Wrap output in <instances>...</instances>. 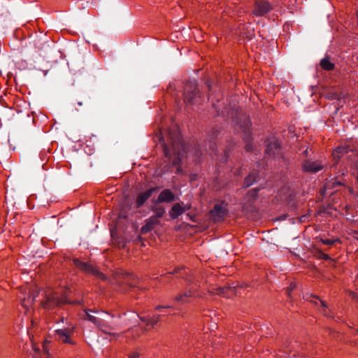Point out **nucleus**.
Segmentation results:
<instances>
[{
    "label": "nucleus",
    "mask_w": 358,
    "mask_h": 358,
    "mask_svg": "<svg viewBox=\"0 0 358 358\" xmlns=\"http://www.w3.org/2000/svg\"><path fill=\"white\" fill-rule=\"evenodd\" d=\"M159 141L165 157L171 162L172 166L177 167V173H181L182 169L179 164L187 153V148L178 128L174 127L166 131L167 142L165 141L164 136H160Z\"/></svg>",
    "instance_id": "obj_1"
},
{
    "label": "nucleus",
    "mask_w": 358,
    "mask_h": 358,
    "mask_svg": "<svg viewBox=\"0 0 358 358\" xmlns=\"http://www.w3.org/2000/svg\"><path fill=\"white\" fill-rule=\"evenodd\" d=\"M213 106L217 113V116H222L229 119H231L235 125L239 126L243 129V140L245 143V150L247 152H254V147L252 144V136L250 131V123L244 114L239 112L235 106H227L224 101H221L219 99L217 102L213 103Z\"/></svg>",
    "instance_id": "obj_2"
},
{
    "label": "nucleus",
    "mask_w": 358,
    "mask_h": 358,
    "mask_svg": "<svg viewBox=\"0 0 358 358\" xmlns=\"http://www.w3.org/2000/svg\"><path fill=\"white\" fill-rule=\"evenodd\" d=\"M22 293L24 296L22 298V306L24 308L25 313H29L32 310V306L35 298L38 296L39 291L35 285H27L22 288Z\"/></svg>",
    "instance_id": "obj_3"
},
{
    "label": "nucleus",
    "mask_w": 358,
    "mask_h": 358,
    "mask_svg": "<svg viewBox=\"0 0 358 358\" xmlns=\"http://www.w3.org/2000/svg\"><path fill=\"white\" fill-rule=\"evenodd\" d=\"M199 93L198 83L195 80H189L185 83L183 92L185 103L191 104L196 103Z\"/></svg>",
    "instance_id": "obj_4"
},
{
    "label": "nucleus",
    "mask_w": 358,
    "mask_h": 358,
    "mask_svg": "<svg viewBox=\"0 0 358 358\" xmlns=\"http://www.w3.org/2000/svg\"><path fill=\"white\" fill-rule=\"evenodd\" d=\"M45 301L41 302V306L45 309H51L65 302V300L60 299L58 294L52 290L43 292Z\"/></svg>",
    "instance_id": "obj_5"
},
{
    "label": "nucleus",
    "mask_w": 358,
    "mask_h": 358,
    "mask_svg": "<svg viewBox=\"0 0 358 358\" xmlns=\"http://www.w3.org/2000/svg\"><path fill=\"white\" fill-rule=\"evenodd\" d=\"M266 149L265 153L267 156H273L275 157H281L284 159V157L280 153V146L279 143L274 138L268 139L265 142Z\"/></svg>",
    "instance_id": "obj_6"
},
{
    "label": "nucleus",
    "mask_w": 358,
    "mask_h": 358,
    "mask_svg": "<svg viewBox=\"0 0 358 358\" xmlns=\"http://www.w3.org/2000/svg\"><path fill=\"white\" fill-rule=\"evenodd\" d=\"M159 189V187H152L148 189L139 193L136 199L135 206L136 208H140L145 205L152 195Z\"/></svg>",
    "instance_id": "obj_7"
},
{
    "label": "nucleus",
    "mask_w": 358,
    "mask_h": 358,
    "mask_svg": "<svg viewBox=\"0 0 358 358\" xmlns=\"http://www.w3.org/2000/svg\"><path fill=\"white\" fill-rule=\"evenodd\" d=\"M118 283L126 284L131 287H136L139 282V279L129 273H118L116 277Z\"/></svg>",
    "instance_id": "obj_8"
},
{
    "label": "nucleus",
    "mask_w": 358,
    "mask_h": 358,
    "mask_svg": "<svg viewBox=\"0 0 358 358\" xmlns=\"http://www.w3.org/2000/svg\"><path fill=\"white\" fill-rule=\"evenodd\" d=\"M176 195L169 189L162 190L157 199H152V204H159L161 203H170L177 200Z\"/></svg>",
    "instance_id": "obj_9"
},
{
    "label": "nucleus",
    "mask_w": 358,
    "mask_h": 358,
    "mask_svg": "<svg viewBox=\"0 0 358 358\" xmlns=\"http://www.w3.org/2000/svg\"><path fill=\"white\" fill-rule=\"evenodd\" d=\"M273 7L269 2L262 0H256L253 14L257 16H263L272 10Z\"/></svg>",
    "instance_id": "obj_10"
},
{
    "label": "nucleus",
    "mask_w": 358,
    "mask_h": 358,
    "mask_svg": "<svg viewBox=\"0 0 358 358\" xmlns=\"http://www.w3.org/2000/svg\"><path fill=\"white\" fill-rule=\"evenodd\" d=\"M73 264L75 266L80 268V270L85 271L86 272L90 273L96 276H97L99 278H101L103 280H106V277L102 273L98 271L96 269L93 268L90 264H87V263L83 262L80 261L78 259H73Z\"/></svg>",
    "instance_id": "obj_11"
},
{
    "label": "nucleus",
    "mask_w": 358,
    "mask_h": 358,
    "mask_svg": "<svg viewBox=\"0 0 358 358\" xmlns=\"http://www.w3.org/2000/svg\"><path fill=\"white\" fill-rule=\"evenodd\" d=\"M323 169V165L320 161L312 162L310 160H304L302 163V170L304 172L315 173Z\"/></svg>",
    "instance_id": "obj_12"
},
{
    "label": "nucleus",
    "mask_w": 358,
    "mask_h": 358,
    "mask_svg": "<svg viewBox=\"0 0 358 358\" xmlns=\"http://www.w3.org/2000/svg\"><path fill=\"white\" fill-rule=\"evenodd\" d=\"M210 214L215 221H220L227 215V210L222 203H216L210 210Z\"/></svg>",
    "instance_id": "obj_13"
},
{
    "label": "nucleus",
    "mask_w": 358,
    "mask_h": 358,
    "mask_svg": "<svg viewBox=\"0 0 358 358\" xmlns=\"http://www.w3.org/2000/svg\"><path fill=\"white\" fill-rule=\"evenodd\" d=\"M159 223V220H157L155 217H150L145 220V224L141 229V234H146L150 232L154 227Z\"/></svg>",
    "instance_id": "obj_14"
},
{
    "label": "nucleus",
    "mask_w": 358,
    "mask_h": 358,
    "mask_svg": "<svg viewBox=\"0 0 358 358\" xmlns=\"http://www.w3.org/2000/svg\"><path fill=\"white\" fill-rule=\"evenodd\" d=\"M259 179L258 171L253 170L244 179L243 188H248L256 182Z\"/></svg>",
    "instance_id": "obj_15"
},
{
    "label": "nucleus",
    "mask_w": 358,
    "mask_h": 358,
    "mask_svg": "<svg viewBox=\"0 0 358 358\" xmlns=\"http://www.w3.org/2000/svg\"><path fill=\"white\" fill-rule=\"evenodd\" d=\"M90 312H92V310H89L88 311L85 312V316L87 318V320H89L90 322L94 323L95 325L98 326L103 332H104L106 334H109L108 331H106L105 329H103V327H104V325L103 324V319L101 318V317H95V316L91 315L90 313Z\"/></svg>",
    "instance_id": "obj_16"
},
{
    "label": "nucleus",
    "mask_w": 358,
    "mask_h": 358,
    "mask_svg": "<svg viewBox=\"0 0 358 358\" xmlns=\"http://www.w3.org/2000/svg\"><path fill=\"white\" fill-rule=\"evenodd\" d=\"M217 294L226 297H231L236 294V287L234 286L220 287L217 289Z\"/></svg>",
    "instance_id": "obj_17"
},
{
    "label": "nucleus",
    "mask_w": 358,
    "mask_h": 358,
    "mask_svg": "<svg viewBox=\"0 0 358 358\" xmlns=\"http://www.w3.org/2000/svg\"><path fill=\"white\" fill-rule=\"evenodd\" d=\"M187 209L181 206L180 203H175L171 209L169 210V214L172 220L176 219L178 216L183 214Z\"/></svg>",
    "instance_id": "obj_18"
},
{
    "label": "nucleus",
    "mask_w": 358,
    "mask_h": 358,
    "mask_svg": "<svg viewBox=\"0 0 358 358\" xmlns=\"http://www.w3.org/2000/svg\"><path fill=\"white\" fill-rule=\"evenodd\" d=\"M217 130L213 131L211 134L209 135L210 138L209 141L205 143V150L210 152V154H213L216 151L217 147L215 143L213 141V139L215 138V136H217Z\"/></svg>",
    "instance_id": "obj_19"
},
{
    "label": "nucleus",
    "mask_w": 358,
    "mask_h": 358,
    "mask_svg": "<svg viewBox=\"0 0 358 358\" xmlns=\"http://www.w3.org/2000/svg\"><path fill=\"white\" fill-rule=\"evenodd\" d=\"M259 190V188H253L249 190L245 197V203L252 206L257 198Z\"/></svg>",
    "instance_id": "obj_20"
},
{
    "label": "nucleus",
    "mask_w": 358,
    "mask_h": 358,
    "mask_svg": "<svg viewBox=\"0 0 358 358\" xmlns=\"http://www.w3.org/2000/svg\"><path fill=\"white\" fill-rule=\"evenodd\" d=\"M348 152V148L346 146L341 145L337 147L333 152L332 156L335 162L337 164L341 157Z\"/></svg>",
    "instance_id": "obj_21"
},
{
    "label": "nucleus",
    "mask_w": 358,
    "mask_h": 358,
    "mask_svg": "<svg viewBox=\"0 0 358 358\" xmlns=\"http://www.w3.org/2000/svg\"><path fill=\"white\" fill-rule=\"evenodd\" d=\"M150 209L155 213V215L151 217H155L157 220H159L166 213L165 208L162 206H158V204H153Z\"/></svg>",
    "instance_id": "obj_22"
},
{
    "label": "nucleus",
    "mask_w": 358,
    "mask_h": 358,
    "mask_svg": "<svg viewBox=\"0 0 358 358\" xmlns=\"http://www.w3.org/2000/svg\"><path fill=\"white\" fill-rule=\"evenodd\" d=\"M57 328L55 329V334L58 336V338L62 341L64 343L67 342V331L66 328H62L60 327V322L57 323Z\"/></svg>",
    "instance_id": "obj_23"
},
{
    "label": "nucleus",
    "mask_w": 358,
    "mask_h": 358,
    "mask_svg": "<svg viewBox=\"0 0 358 358\" xmlns=\"http://www.w3.org/2000/svg\"><path fill=\"white\" fill-rule=\"evenodd\" d=\"M310 299H308V300L316 305L317 304V301H320L323 308V310H322V313L326 316H329V314L327 312V304L324 301L321 300L316 296H310Z\"/></svg>",
    "instance_id": "obj_24"
},
{
    "label": "nucleus",
    "mask_w": 358,
    "mask_h": 358,
    "mask_svg": "<svg viewBox=\"0 0 358 358\" xmlns=\"http://www.w3.org/2000/svg\"><path fill=\"white\" fill-rule=\"evenodd\" d=\"M320 66L326 71H332L335 68L334 63L331 62L329 57H325L320 61Z\"/></svg>",
    "instance_id": "obj_25"
},
{
    "label": "nucleus",
    "mask_w": 358,
    "mask_h": 358,
    "mask_svg": "<svg viewBox=\"0 0 358 358\" xmlns=\"http://www.w3.org/2000/svg\"><path fill=\"white\" fill-rule=\"evenodd\" d=\"M342 185H343V184L340 181H329L327 183L326 187L328 189H336L337 187Z\"/></svg>",
    "instance_id": "obj_26"
},
{
    "label": "nucleus",
    "mask_w": 358,
    "mask_h": 358,
    "mask_svg": "<svg viewBox=\"0 0 358 358\" xmlns=\"http://www.w3.org/2000/svg\"><path fill=\"white\" fill-rule=\"evenodd\" d=\"M48 341H44L43 345H42L43 351L44 354L45 355L46 358H51V355L49 352V349L48 348Z\"/></svg>",
    "instance_id": "obj_27"
},
{
    "label": "nucleus",
    "mask_w": 358,
    "mask_h": 358,
    "mask_svg": "<svg viewBox=\"0 0 358 358\" xmlns=\"http://www.w3.org/2000/svg\"><path fill=\"white\" fill-rule=\"evenodd\" d=\"M321 241L322 242V243H324L325 245H332L335 243L338 242L339 240L338 239L322 238Z\"/></svg>",
    "instance_id": "obj_28"
},
{
    "label": "nucleus",
    "mask_w": 358,
    "mask_h": 358,
    "mask_svg": "<svg viewBox=\"0 0 358 358\" xmlns=\"http://www.w3.org/2000/svg\"><path fill=\"white\" fill-rule=\"evenodd\" d=\"M174 300L180 303H185L187 302L186 296H185L184 294L177 295L176 296L174 297Z\"/></svg>",
    "instance_id": "obj_29"
},
{
    "label": "nucleus",
    "mask_w": 358,
    "mask_h": 358,
    "mask_svg": "<svg viewBox=\"0 0 358 358\" xmlns=\"http://www.w3.org/2000/svg\"><path fill=\"white\" fill-rule=\"evenodd\" d=\"M31 348L33 350L32 354H38V355H41V350L38 348V346L36 345L34 341H31Z\"/></svg>",
    "instance_id": "obj_30"
},
{
    "label": "nucleus",
    "mask_w": 358,
    "mask_h": 358,
    "mask_svg": "<svg viewBox=\"0 0 358 358\" xmlns=\"http://www.w3.org/2000/svg\"><path fill=\"white\" fill-rule=\"evenodd\" d=\"M184 294L186 298L192 297L195 296V291L192 288H190L186 292H185Z\"/></svg>",
    "instance_id": "obj_31"
},
{
    "label": "nucleus",
    "mask_w": 358,
    "mask_h": 358,
    "mask_svg": "<svg viewBox=\"0 0 358 358\" xmlns=\"http://www.w3.org/2000/svg\"><path fill=\"white\" fill-rule=\"evenodd\" d=\"M194 155L196 157V159H199L200 157L202 155V150L199 147H197L194 150Z\"/></svg>",
    "instance_id": "obj_32"
},
{
    "label": "nucleus",
    "mask_w": 358,
    "mask_h": 358,
    "mask_svg": "<svg viewBox=\"0 0 358 358\" xmlns=\"http://www.w3.org/2000/svg\"><path fill=\"white\" fill-rule=\"evenodd\" d=\"M129 358H140L141 354L138 351L131 352L128 355Z\"/></svg>",
    "instance_id": "obj_33"
},
{
    "label": "nucleus",
    "mask_w": 358,
    "mask_h": 358,
    "mask_svg": "<svg viewBox=\"0 0 358 358\" xmlns=\"http://www.w3.org/2000/svg\"><path fill=\"white\" fill-rule=\"evenodd\" d=\"M160 317H161L160 315H157L154 317V318L150 319L151 322H152V327H154L155 325H156L157 324L158 321L159 320Z\"/></svg>",
    "instance_id": "obj_34"
},
{
    "label": "nucleus",
    "mask_w": 358,
    "mask_h": 358,
    "mask_svg": "<svg viewBox=\"0 0 358 358\" xmlns=\"http://www.w3.org/2000/svg\"><path fill=\"white\" fill-rule=\"evenodd\" d=\"M295 288V285L294 284H291L289 287H288L286 289V293L287 295L290 296L291 294V292H292V290Z\"/></svg>",
    "instance_id": "obj_35"
},
{
    "label": "nucleus",
    "mask_w": 358,
    "mask_h": 358,
    "mask_svg": "<svg viewBox=\"0 0 358 358\" xmlns=\"http://www.w3.org/2000/svg\"><path fill=\"white\" fill-rule=\"evenodd\" d=\"M172 308V306H157L155 309L157 310H159L161 309H163V308Z\"/></svg>",
    "instance_id": "obj_36"
},
{
    "label": "nucleus",
    "mask_w": 358,
    "mask_h": 358,
    "mask_svg": "<svg viewBox=\"0 0 358 358\" xmlns=\"http://www.w3.org/2000/svg\"><path fill=\"white\" fill-rule=\"evenodd\" d=\"M350 295L353 299L358 301V294L357 293L352 292H350Z\"/></svg>",
    "instance_id": "obj_37"
},
{
    "label": "nucleus",
    "mask_w": 358,
    "mask_h": 358,
    "mask_svg": "<svg viewBox=\"0 0 358 358\" xmlns=\"http://www.w3.org/2000/svg\"><path fill=\"white\" fill-rule=\"evenodd\" d=\"M196 176H197V175H196V174H192V175L190 176V180H194L196 178Z\"/></svg>",
    "instance_id": "obj_38"
},
{
    "label": "nucleus",
    "mask_w": 358,
    "mask_h": 358,
    "mask_svg": "<svg viewBox=\"0 0 358 358\" xmlns=\"http://www.w3.org/2000/svg\"><path fill=\"white\" fill-rule=\"evenodd\" d=\"M32 358H41V355H38V354H31Z\"/></svg>",
    "instance_id": "obj_39"
},
{
    "label": "nucleus",
    "mask_w": 358,
    "mask_h": 358,
    "mask_svg": "<svg viewBox=\"0 0 358 358\" xmlns=\"http://www.w3.org/2000/svg\"><path fill=\"white\" fill-rule=\"evenodd\" d=\"M206 85H207L209 92H210L211 91V85H210V82L207 81Z\"/></svg>",
    "instance_id": "obj_40"
},
{
    "label": "nucleus",
    "mask_w": 358,
    "mask_h": 358,
    "mask_svg": "<svg viewBox=\"0 0 358 358\" xmlns=\"http://www.w3.org/2000/svg\"><path fill=\"white\" fill-rule=\"evenodd\" d=\"M145 324H146L147 325H152L151 320H150V319H147V320H146V322H145Z\"/></svg>",
    "instance_id": "obj_41"
},
{
    "label": "nucleus",
    "mask_w": 358,
    "mask_h": 358,
    "mask_svg": "<svg viewBox=\"0 0 358 358\" xmlns=\"http://www.w3.org/2000/svg\"><path fill=\"white\" fill-rule=\"evenodd\" d=\"M303 155L304 156H306V157H307L308 155V148L303 152Z\"/></svg>",
    "instance_id": "obj_42"
},
{
    "label": "nucleus",
    "mask_w": 358,
    "mask_h": 358,
    "mask_svg": "<svg viewBox=\"0 0 358 358\" xmlns=\"http://www.w3.org/2000/svg\"><path fill=\"white\" fill-rule=\"evenodd\" d=\"M227 152H225V157L222 159V162H227Z\"/></svg>",
    "instance_id": "obj_43"
},
{
    "label": "nucleus",
    "mask_w": 358,
    "mask_h": 358,
    "mask_svg": "<svg viewBox=\"0 0 358 358\" xmlns=\"http://www.w3.org/2000/svg\"><path fill=\"white\" fill-rule=\"evenodd\" d=\"M178 270L176 269V270H174V271L167 273V275H171V274H173L174 273H178Z\"/></svg>",
    "instance_id": "obj_44"
},
{
    "label": "nucleus",
    "mask_w": 358,
    "mask_h": 358,
    "mask_svg": "<svg viewBox=\"0 0 358 358\" xmlns=\"http://www.w3.org/2000/svg\"><path fill=\"white\" fill-rule=\"evenodd\" d=\"M355 166H356L357 171V176H356V179H357V180L358 181V164H356V165H355Z\"/></svg>",
    "instance_id": "obj_45"
},
{
    "label": "nucleus",
    "mask_w": 358,
    "mask_h": 358,
    "mask_svg": "<svg viewBox=\"0 0 358 358\" xmlns=\"http://www.w3.org/2000/svg\"><path fill=\"white\" fill-rule=\"evenodd\" d=\"M68 343L69 344H73L74 343L70 339V337L69 336V341H68Z\"/></svg>",
    "instance_id": "obj_46"
},
{
    "label": "nucleus",
    "mask_w": 358,
    "mask_h": 358,
    "mask_svg": "<svg viewBox=\"0 0 358 358\" xmlns=\"http://www.w3.org/2000/svg\"><path fill=\"white\" fill-rule=\"evenodd\" d=\"M141 320L145 322H146V318L145 317H140Z\"/></svg>",
    "instance_id": "obj_47"
},
{
    "label": "nucleus",
    "mask_w": 358,
    "mask_h": 358,
    "mask_svg": "<svg viewBox=\"0 0 358 358\" xmlns=\"http://www.w3.org/2000/svg\"><path fill=\"white\" fill-rule=\"evenodd\" d=\"M240 174H241L240 171H236L235 172V175H236V176H239Z\"/></svg>",
    "instance_id": "obj_48"
},
{
    "label": "nucleus",
    "mask_w": 358,
    "mask_h": 358,
    "mask_svg": "<svg viewBox=\"0 0 358 358\" xmlns=\"http://www.w3.org/2000/svg\"><path fill=\"white\" fill-rule=\"evenodd\" d=\"M136 240H138V241H142V240H143V238H141V236H138L137 237Z\"/></svg>",
    "instance_id": "obj_49"
},
{
    "label": "nucleus",
    "mask_w": 358,
    "mask_h": 358,
    "mask_svg": "<svg viewBox=\"0 0 358 358\" xmlns=\"http://www.w3.org/2000/svg\"><path fill=\"white\" fill-rule=\"evenodd\" d=\"M212 99V94H210V95H209V99Z\"/></svg>",
    "instance_id": "obj_50"
},
{
    "label": "nucleus",
    "mask_w": 358,
    "mask_h": 358,
    "mask_svg": "<svg viewBox=\"0 0 358 358\" xmlns=\"http://www.w3.org/2000/svg\"><path fill=\"white\" fill-rule=\"evenodd\" d=\"M68 303L69 304L71 303V301H70V300H69Z\"/></svg>",
    "instance_id": "obj_51"
},
{
    "label": "nucleus",
    "mask_w": 358,
    "mask_h": 358,
    "mask_svg": "<svg viewBox=\"0 0 358 358\" xmlns=\"http://www.w3.org/2000/svg\"><path fill=\"white\" fill-rule=\"evenodd\" d=\"M325 258H326V259H328V258H329V257H328L327 255H325Z\"/></svg>",
    "instance_id": "obj_52"
},
{
    "label": "nucleus",
    "mask_w": 358,
    "mask_h": 358,
    "mask_svg": "<svg viewBox=\"0 0 358 358\" xmlns=\"http://www.w3.org/2000/svg\"><path fill=\"white\" fill-rule=\"evenodd\" d=\"M68 332L69 333L70 332V328H68Z\"/></svg>",
    "instance_id": "obj_53"
},
{
    "label": "nucleus",
    "mask_w": 358,
    "mask_h": 358,
    "mask_svg": "<svg viewBox=\"0 0 358 358\" xmlns=\"http://www.w3.org/2000/svg\"><path fill=\"white\" fill-rule=\"evenodd\" d=\"M68 332L69 333L70 332V328H68Z\"/></svg>",
    "instance_id": "obj_54"
},
{
    "label": "nucleus",
    "mask_w": 358,
    "mask_h": 358,
    "mask_svg": "<svg viewBox=\"0 0 358 358\" xmlns=\"http://www.w3.org/2000/svg\"><path fill=\"white\" fill-rule=\"evenodd\" d=\"M357 60H358V57H357Z\"/></svg>",
    "instance_id": "obj_55"
},
{
    "label": "nucleus",
    "mask_w": 358,
    "mask_h": 358,
    "mask_svg": "<svg viewBox=\"0 0 358 358\" xmlns=\"http://www.w3.org/2000/svg\"><path fill=\"white\" fill-rule=\"evenodd\" d=\"M357 240H358V238H357Z\"/></svg>",
    "instance_id": "obj_56"
}]
</instances>
